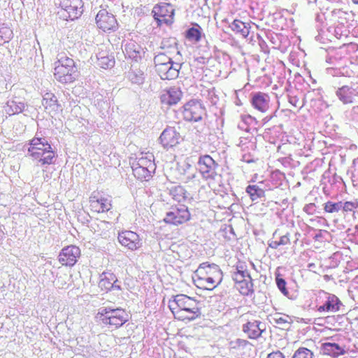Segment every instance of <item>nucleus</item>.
<instances>
[{
	"instance_id": "9d476101",
	"label": "nucleus",
	"mask_w": 358,
	"mask_h": 358,
	"mask_svg": "<svg viewBox=\"0 0 358 358\" xmlns=\"http://www.w3.org/2000/svg\"><path fill=\"white\" fill-rule=\"evenodd\" d=\"M112 50L113 46L110 43H101L97 45L95 54L98 67L108 69L114 66L115 60Z\"/></svg>"
},
{
	"instance_id": "49530a36",
	"label": "nucleus",
	"mask_w": 358,
	"mask_h": 358,
	"mask_svg": "<svg viewBox=\"0 0 358 358\" xmlns=\"http://www.w3.org/2000/svg\"><path fill=\"white\" fill-rule=\"evenodd\" d=\"M295 236H296V240L294 241V242H295V243H296L297 241H299V236H301V234L299 233H296Z\"/></svg>"
},
{
	"instance_id": "7ed1b4c3",
	"label": "nucleus",
	"mask_w": 358,
	"mask_h": 358,
	"mask_svg": "<svg viewBox=\"0 0 358 358\" xmlns=\"http://www.w3.org/2000/svg\"><path fill=\"white\" fill-rule=\"evenodd\" d=\"M222 280V273L217 265L202 264L195 271L194 282L199 288L213 290Z\"/></svg>"
},
{
	"instance_id": "473e14b6",
	"label": "nucleus",
	"mask_w": 358,
	"mask_h": 358,
	"mask_svg": "<svg viewBox=\"0 0 358 358\" xmlns=\"http://www.w3.org/2000/svg\"><path fill=\"white\" fill-rule=\"evenodd\" d=\"M198 28L192 27L187 29L185 34V38L189 41L197 43L201 39V27L196 24Z\"/></svg>"
},
{
	"instance_id": "7c9ffc66",
	"label": "nucleus",
	"mask_w": 358,
	"mask_h": 358,
	"mask_svg": "<svg viewBox=\"0 0 358 358\" xmlns=\"http://www.w3.org/2000/svg\"><path fill=\"white\" fill-rule=\"evenodd\" d=\"M136 165H138L142 168L143 167L145 169H148V170L150 169L154 171H155L156 169V166L154 162V157L152 155L140 157L138 159Z\"/></svg>"
},
{
	"instance_id": "72a5a7b5",
	"label": "nucleus",
	"mask_w": 358,
	"mask_h": 358,
	"mask_svg": "<svg viewBox=\"0 0 358 358\" xmlns=\"http://www.w3.org/2000/svg\"><path fill=\"white\" fill-rule=\"evenodd\" d=\"M246 192L250 195L252 201L264 196V190L257 185H248L246 188Z\"/></svg>"
},
{
	"instance_id": "603ef678",
	"label": "nucleus",
	"mask_w": 358,
	"mask_h": 358,
	"mask_svg": "<svg viewBox=\"0 0 358 358\" xmlns=\"http://www.w3.org/2000/svg\"><path fill=\"white\" fill-rule=\"evenodd\" d=\"M300 185H301V182H297L296 185L294 187H299Z\"/></svg>"
},
{
	"instance_id": "2eb2a0df",
	"label": "nucleus",
	"mask_w": 358,
	"mask_h": 358,
	"mask_svg": "<svg viewBox=\"0 0 358 358\" xmlns=\"http://www.w3.org/2000/svg\"><path fill=\"white\" fill-rule=\"evenodd\" d=\"M199 170L203 178L214 179L217 176L215 161L208 155H202L198 161Z\"/></svg>"
},
{
	"instance_id": "0eeeda50",
	"label": "nucleus",
	"mask_w": 358,
	"mask_h": 358,
	"mask_svg": "<svg viewBox=\"0 0 358 358\" xmlns=\"http://www.w3.org/2000/svg\"><path fill=\"white\" fill-rule=\"evenodd\" d=\"M191 219L192 215L188 207L183 203H178L171 206L163 221L166 224L178 227L186 224Z\"/></svg>"
},
{
	"instance_id": "423d86ee",
	"label": "nucleus",
	"mask_w": 358,
	"mask_h": 358,
	"mask_svg": "<svg viewBox=\"0 0 358 358\" xmlns=\"http://www.w3.org/2000/svg\"><path fill=\"white\" fill-rule=\"evenodd\" d=\"M96 319L103 324L117 329L128 321L129 315L122 308H101L96 313Z\"/></svg>"
},
{
	"instance_id": "c85d7f7f",
	"label": "nucleus",
	"mask_w": 358,
	"mask_h": 358,
	"mask_svg": "<svg viewBox=\"0 0 358 358\" xmlns=\"http://www.w3.org/2000/svg\"><path fill=\"white\" fill-rule=\"evenodd\" d=\"M170 194L172 198L177 201L178 203H181L187 199L186 191L182 186L180 185L171 187Z\"/></svg>"
},
{
	"instance_id": "a211bd4d",
	"label": "nucleus",
	"mask_w": 358,
	"mask_h": 358,
	"mask_svg": "<svg viewBox=\"0 0 358 358\" xmlns=\"http://www.w3.org/2000/svg\"><path fill=\"white\" fill-rule=\"evenodd\" d=\"M41 103L45 111L51 115L62 111V106L56 95L50 91L46 92L43 95Z\"/></svg>"
},
{
	"instance_id": "f03ea898",
	"label": "nucleus",
	"mask_w": 358,
	"mask_h": 358,
	"mask_svg": "<svg viewBox=\"0 0 358 358\" xmlns=\"http://www.w3.org/2000/svg\"><path fill=\"white\" fill-rule=\"evenodd\" d=\"M169 307L177 320L187 322L201 315L199 302L185 294H177L169 301Z\"/></svg>"
},
{
	"instance_id": "a18cd8bd",
	"label": "nucleus",
	"mask_w": 358,
	"mask_h": 358,
	"mask_svg": "<svg viewBox=\"0 0 358 358\" xmlns=\"http://www.w3.org/2000/svg\"><path fill=\"white\" fill-rule=\"evenodd\" d=\"M352 111H353L354 113L358 114V106H354L352 108Z\"/></svg>"
},
{
	"instance_id": "8fccbe9b",
	"label": "nucleus",
	"mask_w": 358,
	"mask_h": 358,
	"mask_svg": "<svg viewBox=\"0 0 358 358\" xmlns=\"http://www.w3.org/2000/svg\"><path fill=\"white\" fill-rule=\"evenodd\" d=\"M337 265H338V262H335L333 264H331V266H332V267H336Z\"/></svg>"
},
{
	"instance_id": "c756f323",
	"label": "nucleus",
	"mask_w": 358,
	"mask_h": 358,
	"mask_svg": "<svg viewBox=\"0 0 358 358\" xmlns=\"http://www.w3.org/2000/svg\"><path fill=\"white\" fill-rule=\"evenodd\" d=\"M129 79L131 83L141 85L145 82V76L143 71L136 68L132 69L129 75Z\"/></svg>"
},
{
	"instance_id": "4468645a",
	"label": "nucleus",
	"mask_w": 358,
	"mask_h": 358,
	"mask_svg": "<svg viewBox=\"0 0 358 358\" xmlns=\"http://www.w3.org/2000/svg\"><path fill=\"white\" fill-rule=\"evenodd\" d=\"M182 115L187 121L197 122L202 119L206 109L200 101L191 100L184 106Z\"/></svg>"
},
{
	"instance_id": "79ce46f5",
	"label": "nucleus",
	"mask_w": 358,
	"mask_h": 358,
	"mask_svg": "<svg viewBox=\"0 0 358 358\" xmlns=\"http://www.w3.org/2000/svg\"><path fill=\"white\" fill-rule=\"evenodd\" d=\"M315 203H309L304 206L303 210L306 211L308 214L312 215L315 212Z\"/></svg>"
},
{
	"instance_id": "864d4df0",
	"label": "nucleus",
	"mask_w": 358,
	"mask_h": 358,
	"mask_svg": "<svg viewBox=\"0 0 358 358\" xmlns=\"http://www.w3.org/2000/svg\"><path fill=\"white\" fill-rule=\"evenodd\" d=\"M206 1H207L208 0H205Z\"/></svg>"
},
{
	"instance_id": "dca6fc26",
	"label": "nucleus",
	"mask_w": 358,
	"mask_h": 358,
	"mask_svg": "<svg viewBox=\"0 0 358 358\" xmlns=\"http://www.w3.org/2000/svg\"><path fill=\"white\" fill-rule=\"evenodd\" d=\"M181 140L180 132L173 127L166 128L159 136L160 143L165 149L177 145Z\"/></svg>"
},
{
	"instance_id": "4c0bfd02",
	"label": "nucleus",
	"mask_w": 358,
	"mask_h": 358,
	"mask_svg": "<svg viewBox=\"0 0 358 358\" xmlns=\"http://www.w3.org/2000/svg\"><path fill=\"white\" fill-rule=\"evenodd\" d=\"M313 352L306 348H299L292 356V358H313Z\"/></svg>"
},
{
	"instance_id": "cd10ccee",
	"label": "nucleus",
	"mask_w": 358,
	"mask_h": 358,
	"mask_svg": "<svg viewBox=\"0 0 358 358\" xmlns=\"http://www.w3.org/2000/svg\"><path fill=\"white\" fill-rule=\"evenodd\" d=\"M133 173L134 176L139 180L148 181L152 178V173L155 172L152 170H148V169H145L143 167H141L138 165L134 164L133 167Z\"/></svg>"
},
{
	"instance_id": "f704fd0d",
	"label": "nucleus",
	"mask_w": 358,
	"mask_h": 358,
	"mask_svg": "<svg viewBox=\"0 0 358 358\" xmlns=\"http://www.w3.org/2000/svg\"><path fill=\"white\" fill-rule=\"evenodd\" d=\"M241 276L244 278H251L248 269V266L245 262L238 261L236 264V272L234 277Z\"/></svg>"
},
{
	"instance_id": "c9c22d12",
	"label": "nucleus",
	"mask_w": 358,
	"mask_h": 358,
	"mask_svg": "<svg viewBox=\"0 0 358 358\" xmlns=\"http://www.w3.org/2000/svg\"><path fill=\"white\" fill-rule=\"evenodd\" d=\"M289 317L288 315H282L280 313H276L273 317L274 322L280 329H287L289 324Z\"/></svg>"
},
{
	"instance_id": "f8f14e48",
	"label": "nucleus",
	"mask_w": 358,
	"mask_h": 358,
	"mask_svg": "<svg viewBox=\"0 0 358 358\" xmlns=\"http://www.w3.org/2000/svg\"><path fill=\"white\" fill-rule=\"evenodd\" d=\"M61 15L68 20L78 19L83 13V3L82 0H61Z\"/></svg>"
},
{
	"instance_id": "b1692460",
	"label": "nucleus",
	"mask_w": 358,
	"mask_h": 358,
	"mask_svg": "<svg viewBox=\"0 0 358 358\" xmlns=\"http://www.w3.org/2000/svg\"><path fill=\"white\" fill-rule=\"evenodd\" d=\"M261 322L257 320L249 321L243 326V331L249 338L256 339L259 338L263 329L260 327Z\"/></svg>"
},
{
	"instance_id": "bb28decb",
	"label": "nucleus",
	"mask_w": 358,
	"mask_h": 358,
	"mask_svg": "<svg viewBox=\"0 0 358 358\" xmlns=\"http://www.w3.org/2000/svg\"><path fill=\"white\" fill-rule=\"evenodd\" d=\"M336 96L344 104L350 103L353 100V90L348 85L339 87L336 92Z\"/></svg>"
},
{
	"instance_id": "5701e85b",
	"label": "nucleus",
	"mask_w": 358,
	"mask_h": 358,
	"mask_svg": "<svg viewBox=\"0 0 358 358\" xmlns=\"http://www.w3.org/2000/svg\"><path fill=\"white\" fill-rule=\"evenodd\" d=\"M236 282V287L238 292L245 296H248L253 292V283L252 278L234 277Z\"/></svg>"
},
{
	"instance_id": "4be33fe9",
	"label": "nucleus",
	"mask_w": 358,
	"mask_h": 358,
	"mask_svg": "<svg viewBox=\"0 0 358 358\" xmlns=\"http://www.w3.org/2000/svg\"><path fill=\"white\" fill-rule=\"evenodd\" d=\"M322 293L326 296V301L322 306H320L318 308V311H327V312H336L339 310L340 306L342 305V303L339 300V299L334 295L330 294L324 291Z\"/></svg>"
},
{
	"instance_id": "3c124183",
	"label": "nucleus",
	"mask_w": 358,
	"mask_h": 358,
	"mask_svg": "<svg viewBox=\"0 0 358 358\" xmlns=\"http://www.w3.org/2000/svg\"><path fill=\"white\" fill-rule=\"evenodd\" d=\"M354 3L358 4V0H352Z\"/></svg>"
},
{
	"instance_id": "37998d69",
	"label": "nucleus",
	"mask_w": 358,
	"mask_h": 358,
	"mask_svg": "<svg viewBox=\"0 0 358 358\" xmlns=\"http://www.w3.org/2000/svg\"><path fill=\"white\" fill-rule=\"evenodd\" d=\"M4 34L6 36L4 41H8V39L10 38L11 34H12V31L8 28V27H3L0 29V34Z\"/></svg>"
},
{
	"instance_id": "6e6552de",
	"label": "nucleus",
	"mask_w": 358,
	"mask_h": 358,
	"mask_svg": "<svg viewBox=\"0 0 358 358\" xmlns=\"http://www.w3.org/2000/svg\"><path fill=\"white\" fill-rule=\"evenodd\" d=\"M95 23L97 28L105 33L115 32L119 28L115 15L106 8L99 10L95 17Z\"/></svg>"
},
{
	"instance_id": "e433bc0d",
	"label": "nucleus",
	"mask_w": 358,
	"mask_h": 358,
	"mask_svg": "<svg viewBox=\"0 0 358 358\" xmlns=\"http://www.w3.org/2000/svg\"><path fill=\"white\" fill-rule=\"evenodd\" d=\"M342 208V202H331L328 201L324 203V209L327 213H336L338 212Z\"/></svg>"
},
{
	"instance_id": "412c9836",
	"label": "nucleus",
	"mask_w": 358,
	"mask_h": 358,
	"mask_svg": "<svg viewBox=\"0 0 358 358\" xmlns=\"http://www.w3.org/2000/svg\"><path fill=\"white\" fill-rule=\"evenodd\" d=\"M117 282L116 275L110 271H107L101 274L98 286L101 291L108 292L115 287L120 289V287L115 285Z\"/></svg>"
},
{
	"instance_id": "58836bf2",
	"label": "nucleus",
	"mask_w": 358,
	"mask_h": 358,
	"mask_svg": "<svg viewBox=\"0 0 358 358\" xmlns=\"http://www.w3.org/2000/svg\"><path fill=\"white\" fill-rule=\"evenodd\" d=\"M276 283L279 289L286 296L288 295L289 292L286 289V282L285 280L279 278V276L276 277Z\"/></svg>"
},
{
	"instance_id": "f257e3e1",
	"label": "nucleus",
	"mask_w": 358,
	"mask_h": 358,
	"mask_svg": "<svg viewBox=\"0 0 358 358\" xmlns=\"http://www.w3.org/2000/svg\"><path fill=\"white\" fill-rule=\"evenodd\" d=\"M161 48L163 52L155 57V70L162 80L176 79L181 68L180 64L173 62L175 56L179 55L176 39H164Z\"/></svg>"
},
{
	"instance_id": "393cba45",
	"label": "nucleus",
	"mask_w": 358,
	"mask_h": 358,
	"mask_svg": "<svg viewBox=\"0 0 358 358\" xmlns=\"http://www.w3.org/2000/svg\"><path fill=\"white\" fill-rule=\"evenodd\" d=\"M322 350L324 355H329L334 358L346 353V350L344 349V348L340 346L338 343H323L322 345Z\"/></svg>"
},
{
	"instance_id": "a19ab883",
	"label": "nucleus",
	"mask_w": 358,
	"mask_h": 358,
	"mask_svg": "<svg viewBox=\"0 0 358 358\" xmlns=\"http://www.w3.org/2000/svg\"><path fill=\"white\" fill-rule=\"evenodd\" d=\"M10 108H11L12 114H16L22 112L24 106L22 104V107L17 106L15 102L12 101Z\"/></svg>"
},
{
	"instance_id": "ea45409f",
	"label": "nucleus",
	"mask_w": 358,
	"mask_h": 358,
	"mask_svg": "<svg viewBox=\"0 0 358 358\" xmlns=\"http://www.w3.org/2000/svg\"><path fill=\"white\" fill-rule=\"evenodd\" d=\"M358 203L357 202L346 201L342 203V208L344 211H352L357 208Z\"/></svg>"
},
{
	"instance_id": "ddd939ff",
	"label": "nucleus",
	"mask_w": 358,
	"mask_h": 358,
	"mask_svg": "<svg viewBox=\"0 0 358 358\" xmlns=\"http://www.w3.org/2000/svg\"><path fill=\"white\" fill-rule=\"evenodd\" d=\"M117 240L122 247L131 251L138 250L142 246L139 235L133 231L123 230L119 232Z\"/></svg>"
},
{
	"instance_id": "5fc2aeb1",
	"label": "nucleus",
	"mask_w": 358,
	"mask_h": 358,
	"mask_svg": "<svg viewBox=\"0 0 358 358\" xmlns=\"http://www.w3.org/2000/svg\"><path fill=\"white\" fill-rule=\"evenodd\" d=\"M357 319H358V317H357Z\"/></svg>"
},
{
	"instance_id": "1a4fd4ad",
	"label": "nucleus",
	"mask_w": 358,
	"mask_h": 358,
	"mask_svg": "<svg viewBox=\"0 0 358 358\" xmlns=\"http://www.w3.org/2000/svg\"><path fill=\"white\" fill-rule=\"evenodd\" d=\"M152 13L158 25H170L174 22L175 8L170 3L159 2L155 4Z\"/></svg>"
},
{
	"instance_id": "09e8293b",
	"label": "nucleus",
	"mask_w": 358,
	"mask_h": 358,
	"mask_svg": "<svg viewBox=\"0 0 358 358\" xmlns=\"http://www.w3.org/2000/svg\"><path fill=\"white\" fill-rule=\"evenodd\" d=\"M338 256V255L336 253H334V254L333 255V256L331 257V259H336V257H337Z\"/></svg>"
},
{
	"instance_id": "39448f33",
	"label": "nucleus",
	"mask_w": 358,
	"mask_h": 358,
	"mask_svg": "<svg viewBox=\"0 0 358 358\" xmlns=\"http://www.w3.org/2000/svg\"><path fill=\"white\" fill-rule=\"evenodd\" d=\"M29 145L27 151L32 159L37 160L42 165H50L53 163L55 152L45 138L34 137L29 141Z\"/></svg>"
},
{
	"instance_id": "a878e982",
	"label": "nucleus",
	"mask_w": 358,
	"mask_h": 358,
	"mask_svg": "<svg viewBox=\"0 0 358 358\" xmlns=\"http://www.w3.org/2000/svg\"><path fill=\"white\" fill-rule=\"evenodd\" d=\"M126 55L131 59L138 62L145 55V51L141 46L135 43H130L126 45Z\"/></svg>"
},
{
	"instance_id": "aec40b11",
	"label": "nucleus",
	"mask_w": 358,
	"mask_h": 358,
	"mask_svg": "<svg viewBox=\"0 0 358 358\" xmlns=\"http://www.w3.org/2000/svg\"><path fill=\"white\" fill-rule=\"evenodd\" d=\"M182 96V92L178 87H170L161 94V102L168 106L177 104Z\"/></svg>"
},
{
	"instance_id": "c03bdc74",
	"label": "nucleus",
	"mask_w": 358,
	"mask_h": 358,
	"mask_svg": "<svg viewBox=\"0 0 358 358\" xmlns=\"http://www.w3.org/2000/svg\"><path fill=\"white\" fill-rule=\"evenodd\" d=\"M267 358H285L282 353H281L280 351L273 352L267 356Z\"/></svg>"
},
{
	"instance_id": "20e7f679",
	"label": "nucleus",
	"mask_w": 358,
	"mask_h": 358,
	"mask_svg": "<svg viewBox=\"0 0 358 358\" xmlns=\"http://www.w3.org/2000/svg\"><path fill=\"white\" fill-rule=\"evenodd\" d=\"M53 75L55 78L63 84L72 83L79 77L80 73L74 60L66 55H59L55 62Z\"/></svg>"
},
{
	"instance_id": "de8ad7c7",
	"label": "nucleus",
	"mask_w": 358,
	"mask_h": 358,
	"mask_svg": "<svg viewBox=\"0 0 358 358\" xmlns=\"http://www.w3.org/2000/svg\"><path fill=\"white\" fill-rule=\"evenodd\" d=\"M294 97H292V106H296V101H294Z\"/></svg>"
},
{
	"instance_id": "2f4dec72",
	"label": "nucleus",
	"mask_w": 358,
	"mask_h": 358,
	"mask_svg": "<svg viewBox=\"0 0 358 358\" xmlns=\"http://www.w3.org/2000/svg\"><path fill=\"white\" fill-rule=\"evenodd\" d=\"M232 30L237 34H240L243 37L249 34V29L246 24L240 20H234L232 22Z\"/></svg>"
},
{
	"instance_id": "6ab92c4d",
	"label": "nucleus",
	"mask_w": 358,
	"mask_h": 358,
	"mask_svg": "<svg viewBox=\"0 0 358 358\" xmlns=\"http://www.w3.org/2000/svg\"><path fill=\"white\" fill-rule=\"evenodd\" d=\"M251 104L252 107L261 113H266L270 108L269 96L259 92L252 95Z\"/></svg>"
},
{
	"instance_id": "9b49d317",
	"label": "nucleus",
	"mask_w": 358,
	"mask_h": 358,
	"mask_svg": "<svg viewBox=\"0 0 358 358\" xmlns=\"http://www.w3.org/2000/svg\"><path fill=\"white\" fill-rule=\"evenodd\" d=\"M112 201L110 196L101 194L99 191H94L89 197L88 208L92 213H103L112 208Z\"/></svg>"
},
{
	"instance_id": "f3484780",
	"label": "nucleus",
	"mask_w": 358,
	"mask_h": 358,
	"mask_svg": "<svg viewBox=\"0 0 358 358\" xmlns=\"http://www.w3.org/2000/svg\"><path fill=\"white\" fill-rule=\"evenodd\" d=\"M80 255V250L78 247L68 245L61 250L58 260L62 266H72L76 263Z\"/></svg>"
}]
</instances>
